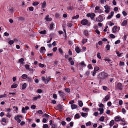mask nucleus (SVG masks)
I'll list each match as a JSON object with an SVG mask.
<instances>
[{
	"label": "nucleus",
	"instance_id": "f257e3e1",
	"mask_svg": "<svg viewBox=\"0 0 128 128\" xmlns=\"http://www.w3.org/2000/svg\"><path fill=\"white\" fill-rule=\"evenodd\" d=\"M107 76V74L102 72L99 75V76L100 79H102L105 78Z\"/></svg>",
	"mask_w": 128,
	"mask_h": 128
},
{
	"label": "nucleus",
	"instance_id": "f03ea898",
	"mask_svg": "<svg viewBox=\"0 0 128 128\" xmlns=\"http://www.w3.org/2000/svg\"><path fill=\"white\" fill-rule=\"evenodd\" d=\"M88 23V21L87 20H83L81 21V24L83 25H87Z\"/></svg>",
	"mask_w": 128,
	"mask_h": 128
},
{
	"label": "nucleus",
	"instance_id": "7ed1b4c3",
	"mask_svg": "<svg viewBox=\"0 0 128 128\" xmlns=\"http://www.w3.org/2000/svg\"><path fill=\"white\" fill-rule=\"evenodd\" d=\"M116 87L120 90H122V84L120 82L118 83L116 86Z\"/></svg>",
	"mask_w": 128,
	"mask_h": 128
},
{
	"label": "nucleus",
	"instance_id": "20e7f679",
	"mask_svg": "<svg viewBox=\"0 0 128 128\" xmlns=\"http://www.w3.org/2000/svg\"><path fill=\"white\" fill-rule=\"evenodd\" d=\"M103 20V18L101 16H99L96 18V20L98 22H102Z\"/></svg>",
	"mask_w": 128,
	"mask_h": 128
},
{
	"label": "nucleus",
	"instance_id": "39448f33",
	"mask_svg": "<svg viewBox=\"0 0 128 128\" xmlns=\"http://www.w3.org/2000/svg\"><path fill=\"white\" fill-rule=\"evenodd\" d=\"M63 106L60 104H59L57 106L56 108L60 111L63 108Z\"/></svg>",
	"mask_w": 128,
	"mask_h": 128
},
{
	"label": "nucleus",
	"instance_id": "423d86ee",
	"mask_svg": "<svg viewBox=\"0 0 128 128\" xmlns=\"http://www.w3.org/2000/svg\"><path fill=\"white\" fill-rule=\"evenodd\" d=\"M45 19L47 21H51L52 19L51 18H49V15H48L46 17Z\"/></svg>",
	"mask_w": 128,
	"mask_h": 128
},
{
	"label": "nucleus",
	"instance_id": "0eeeda50",
	"mask_svg": "<svg viewBox=\"0 0 128 128\" xmlns=\"http://www.w3.org/2000/svg\"><path fill=\"white\" fill-rule=\"evenodd\" d=\"M76 52L78 53H79L81 52V50L79 49L78 46H76L75 48Z\"/></svg>",
	"mask_w": 128,
	"mask_h": 128
},
{
	"label": "nucleus",
	"instance_id": "6e6552de",
	"mask_svg": "<svg viewBox=\"0 0 128 128\" xmlns=\"http://www.w3.org/2000/svg\"><path fill=\"white\" fill-rule=\"evenodd\" d=\"M128 22L126 20H124L122 22V25L123 26H125L127 25Z\"/></svg>",
	"mask_w": 128,
	"mask_h": 128
},
{
	"label": "nucleus",
	"instance_id": "1a4fd4ad",
	"mask_svg": "<svg viewBox=\"0 0 128 128\" xmlns=\"http://www.w3.org/2000/svg\"><path fill=\"white\" fill-rule=\"evenodd\" d=\"M121 119L120 117L117 116L115 118V121L118 122Z\"/></svg>",
	"mask_w": 128,
	"mask_h": 128
},
{
	"label": "nucleus",
	"instance_id": "9d476101",
	"mask_svg": "<svg viewBox=\"0 0 128 128\" xmlns=\"http://www.w3.org/2000/svg\"><path fill=\"white\" fill-rule=\"evenodd\" d=\"M117 26H114L112 28V31L113 32L115 33L117 30Z\"/></svg>",
	"mask_w": 128,
	"mask_h": 128
},
{
	"label": "nucleus",
	"instance_id": "9b49d317",
	"mask_svg": "<svg viewBox=\"0 0 128 128\" xmlns=\"http://www.w3.org/2000/svg\"><path fill=\"white\" fill-rule=\"evenodd\" d=\"M98 110L100 112V114H101L103 113L104 109L103 108H100L98 109Z\"/></svg>",
	"mask_w": 128,
	"mask_h": 128
},
{
	"label": "nucleus",
	"instance_id": "f8f14e48",
	"mask_svg": "<svg viewBox=\"0 0 128 128\" xmlns=\"http://www.w3.org/2000/svg\"><path fill=\"white\" fill-rule=\"evenodd\" d=\"M41 98V96L40 95H39L37 96L34 97L33 100L34 101L36 100L38 98Z\"/></svg>",
	"mask_w": 128,
	"mask_h": 128
},
{
	"label": "nucleus",
	"instance_id": "ddd939ff",
	"mask_svg": "<svg viewBox=\"0 0 128 128\" xmlns=\"http://www.w3.org/2000/svg\"><path fill=\"white\" fill-rule=\"evenodd\" d=\"M46 2L45 1H44L42 4V7L43 8H45L46 6Z\"/></svg>",
	"mask_w": 128,
	"mask_h": 128
},
{
	"label": "nucleus",
	"instance_id": "4468645a",
	"mask_svg": "<svg viewBox=\"0 0 128 128\" xmlns=\"http://www.w3.org/2000/svg\"><path fill=\"white\" fill-rule=\"evenodd\" d=\"M71 107L72 109H74L76 108L77 107V106L75 104H73L71 105Z\"/></svg>",
	"mask_w": 128,
	"mask_h": 128
},
{
	"label": "nucleus",
	"instance_id": "2eb2a0df",
	"mask_svg": "<svg viewBox=\"0 0 128 128\" xmlns=\"http://www.w3.org/2000/svg\"><path fill=\"white\" fill-rule=\"evenodd\" d=\"M18 84H15L14 83L11 86V88H16L18 86Z\"/></svg>",
	"mask_w": 128,
	"mask_h": 128
},
{
	"label": "nucleus",
	"instance_id": "dca6fc26",
	"mask_svg": "<svg viewBox=\"0 0 128 128\" xmlns=\"http://www.w3.org/2000/svg\"><path fill=\"white\" fill-rule=\"evenodd\" d=\"M110 96L108 95L106 96L104 98V101L106 102L109 99Z\"/></svg>",
	"mask_w": 128,
	"mask_h": 128
},
{
	"label": "nucleus",
	"instance_id": "f3484780",
	"mask_svg": "<svg viewBox=\"0 0 128 128\" xmlns=\"http://www.w3.org/2000/svg\"><path fill=\"white\" fill-rule=\"evenodd\" d=\"M114 121L113 120H112L110 123V127L112 126L114 124Z\"/></svg>",
	"mask_w": 128,
	"mask_h": 128
},
{
	"label": "nucleus",
	"instance_id": "a211bd4d",
	"mask_svg": "<svg viewBox=\"0 0 128 128\" xmlns=\"http://www.w3.org/2000/svg\"><path fill=\"white\" fill-rule=\"evenodd\" d=\"M26 86V83H24L22 85V89H24Z\"/></svg>",
	"mask_w": 128,
	"mask_h": 128
},
{
	"label": "nucleus",
	"instance_id": "6ab92c4d",
	"mask_svg": "<svg viewBox=\"0 0 128 128\" xmlns=\"http://www.w3.org/2000/svg\"><path fill=\"white\" fill-rule=\"evenodd\" d=\"M27 77L28 76L26 74H23L22 76V78L24 79H26L27 78Z\"/></svg>",
	"mask_w": 128,
	"mask_h": 128
},
{
	"label": "nucleus",
	"instance_id": "aec40b11",
	"mask_svg": "<svg viewBox=\"0 0 128 128\" xmlns=\"http://www.w3.org/2000/svg\"><path fill=\"white\" fill-rule=\"evenodd\" d=\"M50 116L49 115H48V114H44L43 116H42V117H46L47 118H49V117Z\"/></svg>",
	"mask_w": 128,
	"mask_h": 128
},
{
	"label": "nucleus",
	"instance_id": "412c9836",
	"mask_svg": "<svg viewBox=\"0 0 128 128\" xmlns=\"http://www.w3.org/2000/svg\"><path fill=\"white\" fill-rule=\"evenodd\" d=\"M9 12L10 14H13V12H14V10L12 8L9 10Z\"/></svg>",
	"mask_w": 128,
	"mask_h": 128
},
{
	"label": "nucleus",
	"instance_id": "4be33fe9",
	"mask_svg": "<svg viewBox=\"0 0 128 128\" xmlns=\"http://www.w3.org/2000/svg\"><path fill=\"white\" fill-rule=\"evenodd\" d=\"M46 31L44 30L39 32V33L41 34H46Z\"/></svg>",
	"mask_w": 128,
	"mask_h": 128
},
{
	"label": "nucleus",
	"instance_id": "5701e85b",
	"mask_svg": "<svg viewBox=\"0 0 128 128\" xmlns=\"http://www.w3.org/2000/svg\"><path fill=\"white\" fill-rule=\"evenodd\" d=\"M110 46L108 44H107L106 46V48L107 50H110Z\"/></svg>",
	"mask_w": 128,
	"mask_h": 128
},
{
	"label": "nucleus",
	"instance_id": "b1692460",
	"mask_svg": "<svg viewBox=\"0 0 128 128\" xmlns=\"http://www.w3.org/2000/svg\"><path fill=\"white\" fill-rule=\"evenodd\" d=\"M104 8L106 10H110V6L107 5H106L104 6Z\"/></svg>",
	"mask_w": 128,
	"mask_h": 128
},
{
	"label": "nucleus",
	"instance_id": "393cba45",
	"mask_svg": "<svg viewBox=\"0 0 128 128\" xmlns=\"http://www.w3.org/2000/svg\"><path fill=\"white\" fill-rule=\"evenodd\" d=\"M74 9V8L73 6H70L68 7L67 9L68 10H73Z\"/></svg>",
	"mask_w": 128,
	"mask_h": 128
},
{
	"label": "nucleus",
	"instance_id": "a878e982",
	"mask_svg": "<svg viewBox=\"0 0 128 128\" xmlns=\"http://www.w3.org/2000/svg\"><path fill=\"white\" fill-rule=\"evenodd\" d=\"M24 60L23 58H21L18 61L21 64L23 63V62L24 61Z\"/></svg>",
	"mask_w": 128,
	"mask_h": 128
},
{
	"label": "nucleus",
	"instance_id": "bb28decb",
	"mask_svg": "<svg viewBox=\"0 0 128 128\" xmlns=\"http://www.w3.org/2000/svg\"><path fill=\"white\" fill-rule=\"evenodd\" d=\"M106 61H107L108 62V63H112L111 60H110L109 58H106L105 59Z\"/></svg>",
	"mask_w": 128,
	"mask_h": 128
},
{
	"label": "nucleus",
	"instance_id": "cd10ccee",
	"mask_svg": "<svg viewBox=\"0 0 128 128\" xmlns=\"http://www.w3.org/2000/svg\"><path fill=\"white\" fill-rule=\"evenodd\" d=\"M79 106L80 107H82L83 105V103L82 101H80L78 102Z\"/></svg>",
	"mask_w": 128,
	"mask_h": 128
},
{
	"label": "nucleus",
	"instance_id": "c85d7f7f",
	"mask_svg": "<svg viewBox=\"0 0 128 128\" xmlns=\"http://www.w3.org/2000/svg\"><path fill=\"white\" fill-rule=\"evenodd\" d=\"M14 43V41L12 40H10L9 41H8V44L10 45H12Z\"/></svg>",
	"mask_w": 128,
	"mask_h": 128
},
{
	"label": "nucleus",
	"instance_id": "c756f323",
	"mask_svg": "<svg viewBox=\"0 0 128 128\" xmlns=\"http://www.w3.org/2000/svg\"><path fill=\"white\" fill-rule=\"evenodd\" d=\"M116 53L117 54V56L118 57L120 56L121 55L123 54L122 53L119 54V52H116Z\"/></svg>",
	"mask_w": 128,
	"mask_h": 128
},
{
	"label": "nucleus",
	"instance_id": "7c9ffc66",
	"mask_svg": "<svg viewBox=\"0 0 128 128\" xmlns=\"http://www.w3.org/2000/svg\"><path fill=\"white\" fill-rule=\"evenodd\" d=\"M95 15V14L94 13H92L91 14L90 17L91 18H94Z\"/></svg>",
	"mask_w": 128,
	"mask_h": 128
},
{
	"label": "nucleus",
	"instance_id": "2f4dec72",
	"mask_svg": "<svg viewBox=\"0 0 128 128\" xmlns=\"http://www.w3.org/2000/svg\"><path fill=\"white\" fill-rule=\"evenodd\" d=\"M54 26V24H51L50 25V30H52Z\"/></svg>",
	"mask_w": 128,
	"mask_h": 128
},
{
	"label": "nucleus",
	"instance_id": "473e14b6",
	"mask_svg": "<svg viewBox=\"0 0 128 128\" xmlns=\"http://www.w3.org/2000/svg\"><path fill=\"white\" fill-rule=\"evenodd\" d=\"M79 16L78 15H77L76 16H73L72 17V19H76L78 18Z\"/></svg>",
	"mask_w": 128,
	"mask_h": 128
},
{
	"label": "nucleus",
	"instance_id": "72a5a7b5",
	"mask_svg": "<svg viewBox=\"0 0 128 128\" xmlns=\"http://www.w3.org/2000/svg\"><path fill=\"white\" fill-rule=\"evenodd\" d=\"M39 4V3L38 2H34L33 3V5L34 6H35Z\"/></svg>",
	"mask_w": 128,
	"mask_h": 128
},
{
	"label": "nucleus",
	"instance_id": "f704fd0d",
	"mask_svg": "<svg viewBox=\"0 0 128 128\" xmlns=\"http://www.w3.org/2000/svg\"><path fill=\"white\" fill-rule=\"evenodd\" d=\"M29 82H31L32 81V80L31 78L28 77L27 78Z\"/></svg>",
	"mask_w": 128,
	"mask_h": 128
},
{
	"label": "nucleus",
	"instance_id": "c9c22d12",
	"mask_svg": "<svg viewBox=\"0 0 128 128\" xmlns=\"http://www.w3.org/2000/svg\"><path fill=\"white\" fill-rule=\"evenodd\" d=\"M109 36L111 38H115V37H116L113 34H110V35Z\"/></svg>",
	"mask_w": 128,
	"mask_h": 128
},
{
	"label": "nucleus",
	"instance_id": "e433bc0d",
	"mask_svg": "<svg viewBox=\"0 0 128 128\" xmlns=\"http://www.w3.org/2000/svg\"><path fill=\"white\" fill-rule=\"evenodd\" d=\"M84 34L86 36H87L88 34V32L86 30H84Z\"/></svg>",
	"mask_w": 128,
	"mask_h": 128
},
{
	"label": "nucleus",
	"instance_id": "4c0bfd02",
	"mask_svg": "<svg viewBox=\"0 0 128 128\" xmlns=\"http://www.w3.org/2000/svg\"><path fill=\"white\" fill-rule=\"evenodd\" d=\"M87 41V39L85 38L83 39L82 41V42L83 44L85 43Z\"/></svg>",
	"mask_w": 128,
	"mask_h": 128
},
{
	"label": "nucleus",
	"instance_id": "58836bf2",
	"mask_svg": "<svg viewBox=\"0 0 128 128\" xmlns=\"http://www.w3.org/2000/svg\"><path fill=\"white\" fill-rule=\"evenodd\" d=\"M7 95L6 94H4L2 95H0V98H2L3 97H4L6 96H7Z\"/></svg>",
	"mask_w": 128,
	"mask_h": 128
},
{
	"label": "nucleus",
	"instance_id": "ea45409f",
	"mask_svg": "<svg viewBox=\"0 0 128 128\" xmlns=\"http://www.w3.org/2000/svg\"><path fill=\"white\" fill-rule=\"evenodd\" d=\"M99 70V68L97 66H96L94 68V70L95 71H97Z\"/></svg>",
	"mask_w": 128,
	"mask_h": 128
},
{
	"label": "nucleus",
	"instance_id": "a19ab883",
	"mask_svg": "<svg viewBox=\"0 0 128 128\" xmlns=\"http://www.w3.org/2000/svg\"><path fill=\"white\" fill-rule=\"evenodd\" d=\"M104 119V117L102 116H101L99 119L100 121H103Z\"/></svg>",
	"mask_w": 128,
	"mask_h": 128
},
{
	"label": "nucleus",
	"instance_id": "79ce46f5",
	"mask_svg": "<svg viewBox=\"0 0 128 128\" xmlns=\"http://www.w3.org/2000/svg\"><path fill=\"white\" fill-rule=\"evenodd\" d=\"M43 128H48V125L46 124H44Z\"/></svg>",
	"mask_w": 128,
	"mask_h": 128
},
{
	"label": "nucleus",
	"instance_id": "37998d69",
	"mask_svg": "<svg viewBox=\"0 0 128 128\" xmlns=\"http://www.w3.org/2000/svg\"><path fill=\"white\" fill-rule=\"evenodd\" d=\"M24 66L26 69H29V66L28 64H26Z\"/></svg>",
	"mask_w": 128,
	"mask_h": 128
},
{
	"label": "nucleus",
	"instance_id": "c03bdc74",
	"mask_svg": "<svg viewBox=\"0 0 128 128\" xmlns=\"http://www.w3.org/2000/svg\"><path fill=\"white\" fill-rule=\"evenodd\" d=\"M87 115V114L86 113L82 112L81 114V115L83 117H84Z\"/></svg>",
	"mask_w": 128,
	"mask_h": 128
},
{
	"label": "nucleus",
	"instance_id": "a18cd8bd",
	"mask_svg": "<svg viewBox=\"0 0 128 128\" xmlns=\"http://www.w3.org/2000/svg\"><path fill=\"white\" fill-rule=\"evenodd\" d=\"M58 50L60 54H62L63 53L62 50L61 48H59L58 49Z\"/></svg>",
	"mask_w": 128,
	"mask_h": 128
},
{
	"label": "nucleus",
	"instance_id": "49530a36",
	"mask_svg": "<svg viewBox=\"0 0 128 128\" xmlns=\"http://www.w3.org/2000/svg\"><path fill=\"white\" fill-rule=\"evenodd\" d=\"M67 25L68 27H70L72 26V24L71 23H67Z\"/></svg>",
	"mask_w": 128,
	"mask_h": 128
},
{
	"label": "nucleus",
	"instance_id": "de8ad7c7",
	"mask_svg": "<svg viewBox=\"0 0 128 128\" xmlns=\"http://www.w3.org/2000/svg\"><path fill=\"white\" fill-rule=\"evenodd\" d=\"M120 40H118L116 41L115 42V44H116L120 42Z\"/></svg>",
	"mask_w": 128,
	"mask_h": 128
},
{
	"label": "nucleus",
	"instance_id": "09e8293b",
	"mask_svg": "<svg viewBox=\"0 0 128 128\" xmlns=\"http://www.w3.org/2000/svg\"><path fill=\"white\" fill-rule=\"evenodd\" d=\"M45 50V48L44 47H42L40 48V52L42 53V52H41V51L44 50Z\"/></svg>",
	"mask_w": 128,
	"mask_h": 128
},
{
	"label": "nucleus",
	"instance_id": "8fccbe9b",
	"mask_svg": "<svg viewBox=\"0 0 128 128\" xmlns=\"http://www.w3.org/2000/svg\"><path fill=\"white\" fill-rule=\"evenodd\" d=\"M53 97L55 99H56L57 97V96L56 94H53Z\"/></svg>",
	"mask_w": 128,
	"mask_h": 128
},
{
	"label": "nucleus",
	"instance_id": "3c124183",
	"mask_svg": "<svg viewBox=\"0 0 128 128\" xmlns=\"http://www.w3.org/2000/svg\"><path fill=\"white\" fill-rule=\"evenodd\" d=\"M97 56L98 58L99 59L101 58V56L100 53H98L97 54Z\"/></svg>",
	"mask_w": 128,
	"mask_h": 128
},
{
	"label": "nucleus",
	"instance_id": "603ef678",
	"mask_svg": "<svg viewBox=\"0 0 128 128\" xmlns=\"http://www.w3.org/2000/svg\"><path fill=\"white\" fill-rule=\"evenodd\" d=\"M95 32L98 34H100V32L98 30H95Z\"/></svg>",
	"mask_w": 128,
	"mask_h": 128
},
{
	"label": "nucleus",
	"instance_id": "864d4df0",
	"mask_svg": "<svg viewBox=\"0 0 128 128\" xmlns=\"http://www.w3.org/2000/svg\"><path fill=\"white\" fill-rule=\"evenodd\" d=\"M38 113L41 114H43V112L42 110H39L38 111Z\"/></svg>",
	"mask_w": 128,
	"mask_h": 128
},
{
	"label": "nucleus",
	"instance_id": "5fc2aeb1",
	"mask_svg": "<svg viewBox=\"0 0 128 128\" xmlns=\"http://www.w3.org/2000/svg\"><path fill=\"white\" fill-rule=\"evenodd\" d=\"M112 105V103L111 102H109L107 103V105L108 106H110Z\"/></svg>",
	"mask_w": 128,
	"mask_h": 128
},
{
	"label": "nucleus",
	"instance_id": "6e6d98bb",
	"mask_svg": "<svg viewBox=\"0 0 128 128\" xmlns=\"http://www.w3.org/2000/svg\"><path fill=\"white\" fill-rule=\"evenodd\" d=\"M82 110H84L85 111L87 112L89 110V109L88 108H84L82 109Z\"/></svg>",
	"mask_w": 128,
	"mask_h": 128
},
{
	"label": "nucleus",
	"instance_id": "4d7b16f0",
	"mask_svg": "<svg viewBox=\"0 0 128 128\" xmlns=\"http://www.w3.org/2000/svg\"><path fill=\"white\" fill-rule=\"evenodd\" d=\"M91 124L90 122H87L86 124V126H90L91 125Z\"/></svg>",
	"mask_w": 128,
	"mask_h": 128
},
{
	"label": "nucleus",
	"instance_id": "13d9d810",
	"mask_svg": "<svg viewBox=\"0 0 128 128\" xmlns=\"http://www.w3.org/2000/svg\"><path fill=\"white\" fill-rule=\"evenodd\" d=\"M2 120L3 122H4L5 123H6V119L5 118H2Z\"/></svg>",
	"mask_w": 128,
	"mask_h": 128
},
{
	"label": "nucleus",
	"instance_id": "bf43d9fd",
	"mask_svg": "<svg viewBox=\"0 0 128 128\" xmlns=\"http://www.w3.org/2000/svg\"><path fill=\"white\" fill-rule=\"evenodd\" d=\"M42 92V90L41 89H38V90L37 92L38 93H40Z\"/></svg>",
	"mask_w": 128,
	"mask_h": 128
},
{
	"label": "nucleus",
	"instance_id": "052dcab7",
	"mask_svg": "<svg viewBox=\"0 0 128 128\" xmlns=\"http://www.w3.org/2000/svg\"><path fill=\"white\" fill-rule=\"evenodd\" d=\"M57 50V48L56 47H55L54 48L52 49V50L53 52H55Z\"/></svg>",
	"mask_w": 128,
	"mask_h": 128
},
{
	"label": "nucleus",
	"instance_id": "680f3d73",
	"mask_svg": "<svg viewBox=\"0 0 128 128\" xmlns=\"http://www.w3.org/2000/svg\"><path fill=\"white\" fill-rule=\"evenodd\" d=\"M126 111L124 108H122V112L124 114H125L126 112Z\"/></svg>",
	"mask_w": 128,
	"mask_h": 128
},
{
	"label": "nucleus",
	"instance_id": "e2e57ef3",
	"mask_svg": "<svg viewBox=\"0 0 128 128\" xmlns=\"http://www.w3.org/2000/svg\"><path fill=\"white\" fill-rule=\"evenodd\" d=\"M19 116L18 115L14 117V119L16 120H17L19 118Z\"/></svg>",
	"mask_w": 128,
	"mask_h": 128
},
{
	"label": "nucleus",
	"instance_id": "0e129e2a",
	"mask_svg": "<svg viewBox=\"0 0 128 128\" xmlns=\"http://www.w3.org/2000/svg\"><path fill=\"white\" fill-rule=\"evenodd\" d=\"M61 124L62 125L64 126L66 125V123L65 122L63 121L62 122Z\"/></svg>",
	"mask_w": 128,
	"mask_h": 128
},
{
	"label": "nucleus",
	"instance_id": "69168bd1",
	"mask_svg": "<svg viewBox=\"0 0 128 128\" xmlns=\"http://www.w3.org/2000/svg\"><path fill=\"white\" fill-rule=\"evenodd\" d=\"M29 9L30 11H32L34 10V8L32 7L31 6L29 8Z\"/></svg>",
	"mask_w": 128,
	"mask_h": 128
},
{
	"label": "nucleus",
	"instance_id": "338daca9",
	"mask_svg": "<svg viewBox=\"0 0 128 128\" xmlns=\"http://www.w3.org/2000/svg\"><path fill=\"white\" fill-rule=\"evenodd\" d=\"M90 73V72L89 71H88L86 72L85 75L88 76L89 74Z\"/></svg>",
	"mask_w": 128,
	"mask_h": 128
},
{
	"label": "nucleus",
	"instance_id": "774afa93",
	"mask_svg": "<svg viewBox=\"0 0 128 128\" xmlns=\"http://www.w3.org/2000/svg\"><path fill=\"white\" fill-rule=\"evenodd\" d=\"M114 10L115 11H117L118 10V8L117 7H116L114 8Z\"/></svg>",
	"mask_w": 128,
	"mask_h": 128
}]
</instances>
